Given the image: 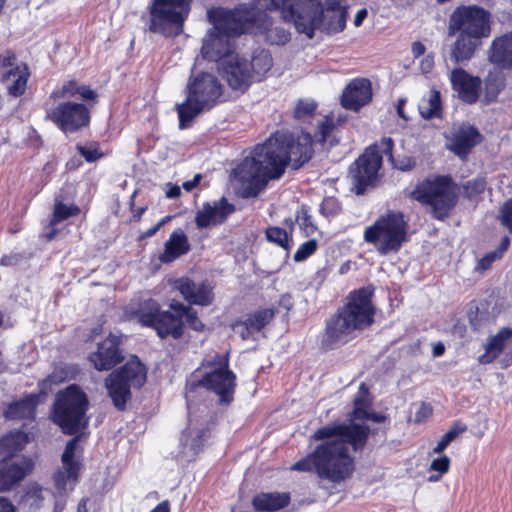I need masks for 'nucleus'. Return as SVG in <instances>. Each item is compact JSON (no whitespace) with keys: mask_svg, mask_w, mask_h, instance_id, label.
I'll return each instance as SVG.
<instances>
[{"mask_svg":"<svg viewBox=\"0 0 512 512\" xmlns=\"http://www.w3.org/2000/svg\"><path fill=\"white\" fill-rule=\"evenodd\" d=\"M79 84L75 80L65 82L61 88L55 89L50 94V98L57 100L65 97H74L77 95Z\"/></svg>","mask_w":512,"mask_h":512,"instance_id":"50","label":"nucleus"},{"mask_svg":"<svg viewBox=\"0 0 512 512\" xmlns=\"http://www.w3.org/2000/svg\"><path fill=\"white\" fill-rule=\"evenodd\" d=\"M201 367L209 368L200 379L191 381L190 391L199 387L214 393L218 397L221 406H229L234 401V394L237 387L236 374L229 368L228 354H215L211 359H203Z\"/></svg>","mask_w":512,"mask_h":512,"instance_id":"11","label":"nucleus"},{"mask_svg":"<svg viewBox=\"0 0 512 512\" xmlns=\"http://www.w3.org/2000/svg\"><path fill=\"white\" fill-rule=\"evenodd\" d=\"M278 310L274 307H260L245 315L244 318H237L230 327L234 333L239 335L242 341H247L256 333L261 332L276 317Z\"/></svg>","mask_w":512,"mask_h":512,"instance_id":"21","label":"nucleus"},{"mask_svg":"<svg viewBox=\"0 0 512 512\" xmlns=\"http://www.w3.org/2000/svg\"><path fill=\"white\" fill-rule=\"evenodd\" d=\"M290 470L315 473L321 479L340 483L349 479L355 470L354 458L343 441H324L305 457L296 461Z\"/></svg>","mask_w":512,"mask_h":512,"instance_id":"7","label":"nucleus"},{"mask_svg":"<svg viewBox=\"0 0 512 512\" xmlns=\"http://www.w3.org/2000/svg\"><path fill=\"white\" fill-rule=\"evenodd\" d=\"M80 212V208L75 204L67 206L63 202H57L54 205V210L52 218L49 222V226H57L60 222L67 220L70 217L78 216Z\"/></svg>","mask_w":512,"mask_h":512,"instance_id":"43","label":"nucleus"},{"mask_svg":"<svg viewBox=\"0 0 512 512\" xmlns=\"http://www.w3.org/2000/svg\"><path fill=\"white\" fill-rule=\"evenodd\" d=\"M272 57L268 50L259 49L253 54V58L250 64H271Z\"/></svg>","mask_w":512,"mask_h":512,"instance_id":"59","label":"nucleus"},{"mask_svg":"<svg viewBox=\"0 0 512 512\" xmlns=\"http://www.w3.org/2000/svg\"><path fill=\"white\" fill-rule=\"evenodd\" d=\"M235 211V205L229 202L225 196H222L213 203L204 202L202 208L198 210L195 215L196 226L199 229L220 226L224 224Z\"/></svg>","mask_w":512,"mask_h":512,"instance_id":"23","label":"nucleus"},{"mask_svg":"<svg viewBox=\"0 0 512 512\" xmlns=\"http://www.w3.org/2000/svg\"><path fill=\"white\" fill-rule=\"evenodd\" d=\"M372 83L367 78L352 79L344 88L340 103L341 106L353 112H359L372 101Z\"/></svg>","mask_w":512,"mask_h":512,"instance_id":"24","label":"nucleus"},{"mask_svg":"<svg viewBox=\"0 0 512 512\" xmlns=\"http://www.w3.org/2000/svg\"><path fill=\"white\" fill-rule=\"evenodd\" d=\"M0 512H16V507L9 498L0 496Z\"/></svg>","mask_w":512,"mask_h":512,"instance_id":"63","label":"nucleus"},{"mask_svg":"<svg viewBox=\"0 0 512 512\" xmlns=\"http://www.w3.org/2000/svg\"><path fill=\"white\" fill-rule=\"evenodd\" d=\"M450 443L451 442L443 434L440 440L437 442L436 446L432 449L431 454H442L450 445Z\"/></svg>","mask_w":512,"mask_h":512,"instance_id":"62","label":"nucleus"},{"mask_svg":"<svg viewBox=\"0 0 512 512\" xmlns=\"http://www.w3.org/2000/svg\"><path fill=\"white\" fill-rule=\"evenodd\" d=\"M374 293V286L367 285L347 294L343 305L326 320L322 338L325 350L335 348L340 342H347V337L354 332H362L373 325L376 315Z\"/></svg>","mask_w":512,"mask_h":512,"instance_id":"2","label":"nucleus"},{"mask_svg":"<svg viewBox=\"0 0 512 512\" xmlns=\"http://www.w3.org/2000/svg\"><path fill=\"white\" fill-rule=\"evenodd\" d=\"M38 404V394L31 393L9 403L3 414L8 420H34Z\"/></svg>","mask_w":512,"mask_h":512,"instance_id":"27","label":"nucleus"},{"mask_svg":"<svg viewBox=\"0 0 512 512\" xmlns=\"http://www.w3.org/2000/svg\"><path fill=\"white\" fill-rule=\"evenodd\" d=\"M201 179H202V175L196 174L192 180L185 181L182 184V187L185 191L191 192L194 188H196L199 185Z\"/></svg>","mask_w":512,"mask_h":512,"instance_id":"64","label":"nucleus"},{"mask_svg":"<svg viewBox=\"0 0 512 512\" xmlns=\"http://www.w3.org/2000/svg\"><path fill=\"white\" fill-rule=\"evenodd\" d=\"M173 218L172 215H167L165 217H163L157 224H155L153 227L147 229L146 231L142 232L139 236H138V241H143L147 238H150L152 236H154L162 226H164L166 223H168L169 221H171Z\"/></svg>","mask_w":512,"mask_h":512,"instance_id":"54","label":"nucleus"},{"mask_svg":"<svg viewBox=\"0 0 512 512\" xmlns=\"http://www.w3.org/2000/svg\"><path fill=\"white\" fill-rule=\"evenodd\" d=\"M28 470L22 464L3 458L0 460V492L13 490L26 477Z\"/></svg>","mask_w":512,"mask_h":512,"instance_id":"29","label":"nucleus"},{"mask_svg":"<svg viewBox=\"0 0 512 512\" xmlns=\"http://www.w3.org/2000/svg\"><path fill=\"white\" fill-rule=\"evenodd\" d=\"M501 224L512 234V199H508L501 208Z\"/></svg>","mask_w":512,"mask_h":512,"instance_id":"53","label":"nucleus"},{"mask_svg":"<svg viewBox=\"0 0 512 512\" xmlns=\"http://www.w3.org/2000/svg\"><path fill=\"white\" fill-rule=\"evenodd\" d=\"M28 443V436L22 431L10 432L0 438V456L11 458Z\"/></svg>","mask_w":512,"mask_h":512,"instance_id":"36","label":"nucleus"},{"mask_svg":"<svg viewBox=\"0 0 512 512\" xmlns=\"http://www.w3.org/2000/svg\"><path fill=\"white\" fill-rule=\"evenodd\" d=\"M193 0H152L148 7V29L165 37L178 36L183 31Z\"/></svg>","mask_w":512,"mask_h":512,"instance_id":"14","label":"nucleus"},{"mask_svg":"<svg viewBox=\"0 0 512 512\" xmlns=\"http://www.w3.org/2000/svg\"><path fill=\"white\" fill-rule=\"evenodd\" d=\"M45 120L51 121L64 134H73L89 126L91 113L83 103L65 101L47 110Z\"/></svg>","mask_w":512,"mask_h":512,"instance_id":"15","label":"nucleus"},{"mask_svg":"<svg viewBox=\"0 0 512 512\" xmlns=\"http://www.w3.org/2000/svg\"><path fill=\"white\" fill-rule=\"evenodd\" d=\"M447 148L460 159H466L472 150L484 140L479 129L469 122L453 124L446 135Z\"/></svg>","mask_w":512,"mask_h":512,"instance_id":"19","label":"nucleus"},{"mask_svg":"<svg viewBox=\"0 0 512 512\" xmlns=\"http://www.w3.org/2000/svg\"><path fill=\"white\" fill-rule=\"evenodd\" d=\"M129 319L135 320L142 327L153 329L159 338L172 337L178 340L183 337L185 326L196 332H203L205 324L198 312L190 305L172 301L170 310H162L158 301L148 298L140 301L127 311Z\"/></svg>","mask_w":512,"mask_h":512,"instance_id":"3","label":"nucleus"},{"mask_svg":"<svg viewBox=\"0 0 512 512\" xmlns=\"http://www.w3.org/2000/svg\"><path fill=\"white\" fill-rule=\"evenodd\" d=\"M433 415V407L428 402H421L414 415V423L420 424L426 422Z\"/></svg>","mask_w":512,"mask_h":512,"instance_id":"52","label":"nucleus"},{"mask_svg":"<svg viewBox=\"0 0 512 512\" xmlns=\"http://www.w3.org/2000/svg\"><path fill=\"white\" fill-rule=\"evenodd\" d=\"M343 0H325L324 1V14L329 15L332 13H338L342 11H348V8L346 6L342 5Z\"/></svg>","mask_w":512,"mask_h":512,"instance_id":"55","label":"nucleus"},{"mask_svg":"<svg viewBox=\"0 0 512 512\" xmlns=\"http://www.w3.org/2000/svg\"><path fill=\"white\" fill-rule=\"evenodd\" d=\"M172 288L179 292L187 305L206 307L213 303V287L207 282H195L188 276H182L170 281Z\"/></svg>","mask_w":512,"mask_h":512,"instance_id":"20","label":"nucleus"},{"mask_svg":"<svg viewBox=\"0 0 512 512\" xmlns=\"http://www.w3.org/2000/svg\"><path fill=\"white\" fill-rule=\"evenodd\" d=\"M77 150L89 163L96 162L103 157V153L100 151L97 143H93L90 147L77 145Z\"/></svg>","mask_w":512,"mask_h":512,"instance_id":"51","label":"nucleus"},{"mask_svg":"<svg viewBox=\"0 0 512 512\" xmlns=\"http://www.w3.org/2000/svg\"><path fill=\"white\" fill-rule=\"evenodd\" d=\"M269 21L265 20V27H267ZM266 39L275 45H284L290 40V33L282 27H271L266 28Z\"/></svg>","mask_w":512,"mask_h":512,"instance_id":"47","label":"nucleus"},{"mask_svg":"<svg viewBox=\"0 0 512 512\" xmlns=\"http://www.w3.org/2000/svg\"><path fill=\"white\" fill-rule=\"evenodd\" d=\"M78 88L77 95H79L81 99L96 102L98 95L89 86L79 85Z\"/></svg>","mask_w":512,"mask_h":512,"instance_id":"61","label":"nucleus"},{"mask_svg":"<svg viewBox=\"0 0 512 512\" xmlns=\"http://www.w3.org/2000/svg\"><path fill=\"white\" fill-rule=\"evenodd\" d=\"M421 116L426 120L441 118L443 115V106L440 91L432 88L429 91L428 98H423L419 105Z\"/></svg>","mask_w":512,"mask_h":512,"instance_id":"38","label":"nucleus"},{"mask_svg":"<svg viewBox=\"0 0 512 512\" xmlns=\"http://www.w3.org/2000/svg\"><path fill=\"white\" fill-rule=\"evenodd\" d=\"M89 399L77 384L57 392L50 410V419L66 435H76L88 425Z\"/></svg>","mask_w":512,"mask_h":512,"instance_id":"9","label":"nucleus"},{"mask_svg":"<svg viewBox=\"0 0 512 512\" xmlns=\"http://www.w3.org/2000/svg\"><path fill=\"white\" fill-rule=\"evenodd\" d=\"M205 431L201 430L195 438H193L191 444H190V450L192 451L193 455L197 456L200 452L204 449V442H205Z\"/></svg>","mask_w":512,"mask_h":512,"instance_id":"58","label":"nucleus"},{"mask_svg":"<svg viewBox=\"0 0 512 512\" xmlns=\"http://www.w3.org/2000/svg\"><path fill=\"white\" fill-rule=\"evenodd\" d=\"M80 436L75 435L65 446L61 457L64 471H58L55 474L54 482L58 490H64L67 480L77 482L82 468V462L78 459L83 453V448L79 447Z\"/></svg>","mask_w":512,"mask_h":512,"instance_id":"22","label":"nucleus"},{"mask_svg":"<svg viewBox=\"0 0 512 512\" xmlns=\"http://www.w3.org/2000/svg\"><path fill=\"white\" fill-rule=\"evenodd\" d=\"M510 243V238L508 236H504L496 250L486 253L482 258L479 259L476 265V270H489L495 261L500 260L504 256L505 252L510 247Z\"/></svg>","mask_w":512,"mask_h":512,"instance_id":"39","label":"nucleus"},{"mask_svg":"<svg viewBox=\"0 0 512 512\" xmlns=\"http://www.w3.org/2000/svg\"><path fill=\"white\" fill-rule=\"evenodd\" d=\"M487 186L484 177H477L466 181L463 185V195L468 200H476L481 194L484 193Z\"/></svg>","mask_w":512,"mask_h":512,"instance_id":"45","label":"nucleus"},{"mask_svg":"<svg viewBox=\"0 0 512 512\" xmlns=\"http://www.w3.org/2000/svg\"><path fill=\"white\" fill-rule=\"evenodd\" d=\"M512 339V328L503 327L496 335L488 339L485 348V353L479 357V362L482 364H489L496 360L506 345V342Z\"/></svg>","mask_w":512,"mask_h":512,"instance_id":"34","label":"nucleus"},{"mask_svg":"<svg viewBox=\"0 0 512 512\" xmlns=\"http://www.w3.org/2000/svg\"><path fill=\"white\" fill-rule=\"evenodd\" d=\"M183 93L184 101L175 106L181 130L190 128L199 115L231 100L230 92L217 74L197 70L196 66L191 69Z\"/></svg>","mask_w":512,"mask_h":512,"instance_id":"4","label":"nucleus"},{"mask_svg":"<svg viewBox=\"0 0 512 512\" xmlns=\"http://www.w3.org/2000/svg\"><path fill=\"white\" fill-rule=\"evenodd\" d=\"M408 223L399 211H388L367 226L363 233L366 243L376 247L381 255L398 252L408 241Z\"/></svg>","mask_w":512,"mask_h":512,"instance_id":"12","label":"nucleus"},{"mask_svg":"<svg viewBox=\"0 0 512 512\" xmlns=\"http://www.w3.org/2000/svg\"><path fill=\"white\" fill-rule=\"evenodd\" d=\"M488 52L491 64H512V30L493 39Z\"/></svg>","mask_w":512,"mask_h":512,"instance_id":"32","label":"nucleus"},{"mask_svg":"<svg viewBox=\"0 0 512 512\" xmlns=\"http://www.w3.org/2000/svg\"><path fill=\"white\" fill-rule=\"evenodd\" d=\"M23 259L21 253L5 254L0 258V265L4 267L16 266Z\"/></svg>","mask_w":512,"mask_h":512,"instance_id":"60","label":"nucleus"},{"mask_svg":"<svg viewBox=\"0 0 512 512\" xmlns=\"http://www.w3.org/2000/svg\"><path fill=\"white\" fill-rule=\"evenodd\" d=\"M295 221L305 237L313 235L317 230V226L310 213V207L306 204L301 205L296 211Z\"/></svg>","mask_w":512,"mask_h":512,"instance_id":"41","label":"nucleus"},{"mask_svg":"<svg viewBox=\"0 0 512 512\" xmlns=\"http://www.w3.org/2000/svg\"><path fill=\"white\" fill-rule=\"evenodd\" d=\"M30 76L28 66H14L6 74L5 80L8 84V93L14 97L22 96L27 88V81Z\"/></svg>","mask_w":512,"mask_h":512,"instance_id":"37","label":"nucleus"},{"mask_svg":"<svg viewBox=\"0 0 512 512\" xmlns=\"http://www.w3.org/2000/svg\"><path fill=\"white\" fill-rule=\"evenodd\" d=\"M318 103L312 99H298L292 117L302 125L298 132L279 129L271 133L263 143L255 145L250 157L244 158L240 168L248 177L243 197H257L270 181L283 177L286 169L299 170L314 156V145L334 146L338 140L333 136L337 127L334 115H325L317 121L313 134L305 125H310L316 116Z\"/></svg>","mask_w":512,"mask_h":512,"instance_id":"1","label":"nucleus"},{"mask_svg":"<svg viewBox=\"0 0 512 512\" xmlns=\"http://www.w3.org/2000/svg\"><path fill=\"white\" fill-rule=\"evenodd\" d=\"M394 140L391 137H382L367 146L363 153L349 166V178L352 191L356 195H363L369 186H374L378 173L383 165V157L394 162Z\"/></svg>","mask_w":512,"mask_h":512,"instance_id":"10","label":"nucleus"},{"mask_svg":"<svg viewBox=\"0 0 512 512\" xmlns=\"http://www.w3.org/2000/svg\"><path fill=\"white\" fill-rule=\"evenodd\" d=\"M450 466L451 459L447 455L434 458L428 468V472L431 474L428 476L427 480L432 483L439 482L443 476L449 472Z\"/></svg>","mask_w":512,"mask_h":512,"instance_id":"42","label":"nucleus"},{"mask_svg":"<svg viewBox=\"0 0 512 512\" xmlns=\"http://www.w3.org/2000/svg\"><path fill=\"white\" fill-rule=\"evenodd\" d=\"M490 302L487 300L471 301L468 304L467 317L474 331H479L490 320Z\"/></svg>","mask_w":512,"mask_h":512,"instance_id":"35","label":"nucleus"},{"mask_svg":"<svg viewBox=\"0 0 512 512\" xmlns=\"http://www.w3.org/2000/svg\"><path fill=\"white\" fill-rule=\"evenodd\" d=\"M467 430V426L460 421H456L449 430L444 434V436L450 441L453 442L461 433Z\"/></svg>","mask_w":512,"mask_h":512,"instance_id":"56","label":"nucleus"},{"mask_svg":"<svg viewBox=\"0 0 512 512\" xmlns=\"http://www.w3.org/2000/svg\"><path fill=\"white\" fill-rule=\"evenodd\" d=\"M512 66H495L493 70L489 71L484 80V96L483 103L488 105L495 103L499 95L506 88V75L502 68H511Z\"/></svg>","mask_w":512,"mask_h":512,"instance_id":"30","label":"nucleus"},{"mask_svg":"<svg viewBox=\"0 0 512 512\" xmlns=\"http://www.w3.org/2000/svg\"><path fill=\"white\" fill-rule=\"evenodd\" d=\"M409 198L426 207L434 219L445 221L458 205L460 187L450 174H434L418 181Z\"/></svg>","mask_w":512,"mask_h":512,"instance_id":"8","label":"nucleus"},{"mask_svg":"<svg viewBox=\"0 0 512 512\" xmlns=\"http://www.w3.org/2000/svg\"><path fill=\"white\" fill-rule=\"evenodd\" d=\"M343 423H331L326 426L318 428L312 435L313 441H330L335 439H342Z\"/></svg>","mask_w":512,"mask_h":512,"instance_id":"44","label":"nucleus"},{"mask_svg":"<svg viewBox=\"0 0 512 512\" xmlns=\"http://www.w3.org/2000/svg\"><path fill=\"white\" fill-rule=\"evenodd\" d=\"M191 249L187 235L183 230L173 231L164 244V251L159 255L161 263H172L181 256L187 254Z\"/></svg>","mask_w":512,"mask_h":512,"instance_id":"28","label":"nucleus"},{"mask_svg":"<svg viewBox=\"0 0 512 512\" xmlns=\"http://www.w3.org/2000/svg\"><path fill=\"white\" fill-rule=\"evenodd\" d=\"M318 249V241L316 239H309L302 243L296 252L294 253L293 259L295 262H302L313 255Z\"/></svg>","mask_w":512,"mask_h":512,"instance_id":"49","label":"nucleus"},{"mask_svg":"<svg viewBox=\"0 0 512 512\" xmlns=\"http://www.w3.org/2000/svg\"><path fill=\"white\" fill-rule=\"evenodd\" d=\"M370 435V428L367 425L358 423H343L342 439L344 445L350 444L354 451H362L367 444Z\"/></svg>","mask_w":512,"mask_h":512,"instance_id":"33","label":"nucleus"},{"mask_svg":"<svg viewBox=\"0 0 512 512\" xmlns=\"http://www.w3.org/2000/svg\"><path fill=\"white\" fill-rule=\"evenodd\" d=\"M285 22L293 23L296 31L312 39L317 30L339 33L346 27L348 11L324 14L322 0H275Z\"/></svg>","mask_w":512,"mask_h":512,"instance_id":"6","label":"nucleus"},{"mask_svg":"<svg viewBox=\"0 0 512 512\" xmlns=\"http://www.w3.org/2000/svg\"><path fill=\"white\" fill-rule=\"evenodd\" d=\"M369 395V389L365 383H361L359 386V395L353 400V411L351 417L356 420H365L367 417L368 408L371 402L367 399Z\"/></svg>","mask_w":512,"mask_h":512,"instance_id":"40","label":"nucleus"},{"mask_svg":"<svg viewBox=\"0 0 512 512\" xmlns=\"http://www.w3.org/2000/svg\"><path fill=\"white\" fill-rule=\"evenodd\" d=\"M201 54L204 60L216 64H245L235 53L234 40L214 30H209L203 39Z\"/></svg>","mask_w":512,"mask_h":512,"instance_id":"18","label":"nucleus"},{"mask_svg":"<svg viewBox=\"0 0 512 512\" xmlns=\"http://www.w3.org/2000/svg\"><path fill=\"white\" fill-rule=\"evenodd\" d=\"M291 497L287 492H261L252 499V506L257 512H274L287 507Z\"/></svg>","mask_w":512,"mask_h":512,"instance_id":"31","label":"nucleus"},{"mask_svg":"<svg viewBox=\"0 0 512 512\" xmlns=\"http://www.w3.org/2000/svg\"><path fill=\"white\" fill-rule=\"evenodd\" d=\"M136 193L133 194L132 199L129 203L130 211H131V217L130 222L138 223L141 221L143 214L147 211V206L142 207H136L134 202V196Z\"/></svg>","mask_w":512,"mask_h":512,"instance_id":"57","label":"nucleus"},{"mask_svg":"<svg viewBox=\"0 0 512 512\" xmlns=\"http://www.w3.org/2000/svg\"><path fill=\"white\" fill-rule=\"evenodd\" d=\"M341 203L334 196L324 197L320 204V213L325 217H334L341 212Z\"/></svg>","mask_w":512,"mask_h":512,"instance_id":"48","label":"nucleus"},{"mask_svg":"<svg viewBox=\"0 0 512 512\" xmlns=\"http://www.w3.org/2000/svg\"><path fill=\"white\" fill-rule=\"evenodd\" d=\"M451 84L461 102L468 105L478 102L482 88L479 76H472L462 68H456L451 74Z\"/></svg>","mask_w":512,"mask_h":512,"instance_id":"26","label":"nucleus"},{"mask_svg":"<svg viewBox=\"0 0 512 512\" xmlns=\"http://www.w3.org/2000/svg\"><path fill=\"white\" fill-rule=\"evenodd\" d=\"M267 241L288 250L290 248V237L287 231L279 226H270L265 230Z\"/></svg>","mask_w":512,"mask_h":512,"instance_id":"46","label":"nucleus"},{"mask_svg":"<svg viewBox=\"0 0 512 512\" xmlns=\"http://www.w3.org/2000/svg\"><path fill=\"white\" fill-rule=\"evenodd\" d=\"M147 380L146 366L134 356L105 379L107 394L114 407L124 411L132 398L131 388L140 389Z\"/></svg>","mask_w":512,"mask_h":512,"instance_id":"13","label":"nucleus"},{"mask_svg":"<svg viewBox=\"0 0 512 512\" xmlns=\"http://www.w3.org/2000/svg\"><path fill=\"white\" fill-rule=\"evenodd\" d=\"M119 337L109 334L98 344L97 350L92 352L88 359L98 371H108L121 363L124 359Z\"/></svg>","mask_w":512,"mask_h":512,"instance_id":"25","label":"nucleus"},{"mask_svg":"<svg viewBox=\"0 0 512 512\" xmlns=\"http://www.w3.org/2000/svg\"><path fill=\"white\" fill-rule=\"evenodd\" d=\"M207 17L213 25L210 30H214L215 33L230 39L243 34L248 24L254 22L250 11L240 8L232 10L222 7L212 8L207 12Z\"/></svg>","mask_w":512,"mask_h":512,"instance_id":"16","label":"nucleus"},{"mask_svg":"<svg viewBox=\"0 0 512 512\" xmlns=\"http://www.w3.org/2000/svg\"><path fill=\"white\" fill-rule=\"evenodd\" d=\"M447 32L449 36H457L451 47V61H470L483 40L491 35V13L477 5H460L449 16Z\"/></svg>","mask_w":512,"mask_h":512,"instance_id":"5","label":"nucleus"},{"mask_svg":"<svg viewBox=\"0 0 512 512\" xmlns=\"http://www.w3.org/2000/svg\"><path fill=\"white\" fill-rule=\"evenodd\" d=\"M272 66H217L218 76L225 81L229 89L244 94L254 82L266 78Z\"/></svg>","mask_w":512,"mask_h":512,"instance_id":"17","label":"nucleus"}]
</instances>
